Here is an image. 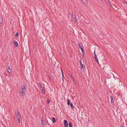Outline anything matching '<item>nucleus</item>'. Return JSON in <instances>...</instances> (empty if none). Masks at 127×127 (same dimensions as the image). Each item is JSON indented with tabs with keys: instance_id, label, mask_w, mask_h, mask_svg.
<instances>
[{
	"instance_id": "obj_1",
	"label": "nucleus",
	"mask_w": 127,
	"mask_h": 127,
	"mask_svg": "<svg viewBox=\"0 0 127 127\" xmlns=\"http://www.w3.org/2000/svg\"><path fill=\"white\" fill-rule=\"evenodd\" d=\"M17 114L16 115L17 120L18 122L20 123V118L21 115L20 112L18 110L17 111Z\"/></svg>"
},
{
	"instance_id": "obj_2",
	"label": "nucleus",
	"mask_w": 127,
	"mask_h": 127,
	"mask_svg": "<svg viewBox=\"0 0 127 127\" xmlns=\"http://www.w3.org/2000/svg\"><path fill=\"white\" fill-rule=\"evenodd\" d=\"M71 20L73 21H77V20L75 15H72Z\"/></svg>"
},
{
	"instance_id": "obj_3",
	"label": "nucleus",
	"mask_w": 127,
	"mask_h": 127,
	"mask_svg": "<svg viewBox=\"0 0 127 127\" xmlns=\"http://www.w3.org/2000/svg\"><path fill=\"white\" fill-rule=\"evenodd\" d=\"M64 126L65 127H68V122L66 120H64Z\"/></svg>"
},
{
	"instance_id": "obj_4",
	"label": "nucleus",
	"mask_w": 127,
	"mask_h": 127,
	"mask_svg": "<svg viewBox=\"0 0 127 127\" xmlns=\"http://www.w3.org/2000/svg\"><path fill=\"white\" fill-rule=\"evenodd\" d=\"M20 90L25 92L26 91V86L24 85L22 86Z\"/></svg>"
},
{
	"instance_id": "obj_5",
	"label": "nucleus",
	"mask_w": 127,
	"mask_h": 127,
	"mask_svg": "<svg viewBox=\"0 0 127 127\" xmlns=\"http://www.w3.org/2000/svg\"><path fill=\"white\" fill-rule=\"evenodd\" d=\"M25 92H23V91H22L21 90H20L19 94L21 96H22L25 95Z\"/></svg>"
},
{
	"instance_id": "obj_6",
	"label": "nucleus",
	"mask_w": 127,
	"mask_h": 127,
	"mask_svg": "<svg viewBox=\"0 0 127 127\" xmlns=\"http://www.w3.org/2000/svg\"><path fill=\"white\" fill-rule=\"evenodd\" d=\"M41 123L42 125V126H44L45 125V121L44 120L43 117H42L41 120Z\"/></svg>"
},
{
	"instance_id": "obj_7",
	"label": "nucleus",
	"mask_w": 127,
	"mask_h": 127,
	"mask_svg": "<svg viewBox=\"0 0 127 127\" xmlns=\"http://www.w3.org/2000/svg\"><path fill=\"white\" fill-rule=\"evenodd\" d=\"M78 45L79 46V48L81 49V50L82 51V52L83 53V52H84V50L82 48V47H81L80 44L79 43L78 44Z\"/></svg>"
},
{
	"instance_id": "obj_8",
	"label": "nucleus",
	"mask_w": 127,
	"mask_h": 127,
	"mask_svg": "<svg viewBox=\"0 0 127 127\" xmlns=\"http://www.w3.org/2000/svg\"><path fill=\"white\" fill-rule=\"evenodd\" d=\"M7 69L8 70V72H9V73L10 74H11V70L10 69V67H9L7 68Z\"/></svg>"
},
{
	"instance_id": "obj_9",
	"label": "nucleus",
	"mask_w": 127,
	"mask_h": 127,
	"mask_svg": "<svg viewBox=\"0 0 127 127\" xmlns=\"http://www.w3.org/2000/svg\"><path fill=\"white\" fill-rule=\"evenodd\" d=\"M40 90L41 91V92L43 93H45V88L44 87H43V88H42Z\"/></svg>"
},
{
	"instance_id": "obj_10",
	"label": "nucleus",
	"mask_w": 127,
	"mask_h": 127,
	"mask_svg": "<svg viewBox=\"0 0 127 127\" xmlns=\"http://www.w3.org/2000/svg\"><path fill=\"white\" fill-rule=\"evenodd\" d=\"M14 44L17 47H18V43L16 41H14Z\"/></svg>"
},
{
	"instance_id": "obj_11",
	"label": "nucleus",
	"mask_w": 127,
	"mask_h": 127,
	"mask_svg": "<svg viewBox=\"0 0 127 127\" xmlns=\"http://www.w3.org/2000/svg\"><path fill=\"white\" fill-rule=\"evenodd\" d=\"M3 24V19L1 17H0V24Z\"/></svg>"
},
{
	"instance_id": "obj_12",
	"label": "nucleus",
	"mask_w": 127,
	"mask_h": 127,
	"mask_svg": "<svg viewBox=\"0 0 127 127\" xmlns=\"http://www.w3.org/2000/svg\"><path fill=\"white\" fill-rule=\"evenodd\" d=\"M110 97H111V103L113 104V96L111 95L110 96Z\"/></svg>"
},
{
	"instance_id": "obj_13",
	"label": "nucleus",
	"mask_w": 127,
	"mask_h": 127,
	"mask_svg": "<svg viewBox=\"0 0 127 127\" xmlns=\"http://www.w3.org/2000/svg\"><path fill=\"white\" fill-rule=\"evenodd\" d=\"M38 87H40L41 88H43L44 87L41 84V83H38Z\"/></svg>"
},
{
	"instance_id": "obj_14",
	"label": "nucleus",
	"mask_w": 127,
	"mask_h": 127,
	"mask_svg": "<svg viewBox=\"0 0 127 127\" xmlns=\"http://www.w3.org/2000/svg\"><path fill=\"white\" fill-rule=\"evenodd\" d=\"M81 66V70H82L83 69L84 70V69H83V68H84L85 67V66L83 64H81L80 65Z\"/></svg>"
},
{
	"instance_id": "obj_15",
	"label": "nucleus",
	"mask_w": 127,
	"mask_h": 127,
	"mask_svg": "<svg viewBox=\"0 0 127 127\" xmlns=\"http://www.w3.org/2000/svg\"><path fill=\"white\" fill-rule=\"evenodd\" d=\"M52 121L53 122V123H54L55 122H56L55 118L54 117H53L52 118Z\"/></svg>"
},
{
	"instance_id": "obj_16",
	"label": "nucleus",
	"mask_w": 127,
	"mask_h": 127,
	"mask_svg": "<svg viewBox=\"0 0 127 127\" xmlns=\"http://www.w3.org/2000/svg\"><path fill=\"white\" fill-rule=\"evenodd\" d=\"M70 100L68 98L67 99V104L68 105H69L70 104Z\"/></svg>"
},
{
	"instance_id": "obj_17",
	"label": "nucleus",
	"mask_w": 127,
	"mask_h": 127,
	"mask_svg": "<svg viewBox=\"0 0 127 127\" xmlns=\"http://www.w3.org/2000/svg\"><path fill=\"white\" fill-rule=\"evenodd\" d=\"M82 2L84 3H86L87 2V0H81Z\"/></svg>"
},
{
	"instance_id": "obj_18",
	"label": "nucleus",
	"mask_w": 127,
	"mask_h": 127,
	"mask_svg": "<svg viewBox=\"0 0 127 127\" xmlns=\"http://www.w3.org/2000/svg\"><path fill=\"white\" fill-rule=\"evenodd\" d=\"M70 105L72 109H73L74 108V106H73V104L72 103H70Z\"/></svg>"
},
{
	"instance_id": "obj_19",
	"label": "nucleus",
	"mask_w": 127,
	"mask_h": 127,
	"mask_svg": "<svg viewBox=\"0 0 127 127\" xmlns=\"http://www.w3.org/2000/svg\"><path fill=\"white\" fill-rule=\"evenodd\" d=\"M69 127H72V125L71 122H69Z\"/></svg>"
},
{
	"instance_id": "obj_20",
	"label": "nucleus",
	"mask_w": 127,
	"mask_h": 127,
	"mask_svg": "<svg viewBox=\"0 0 127 127\" xmlns=\"http://www.w3.org/2000/svg\"><path fill=\"white\" fill-rule=\"evenodd\" d=\"M18 32H16L15 34V37H17L18 36Z\"/></svg>"
},
{
	"instance_id": "obj_21",
	"label": "nucleus",
	"mask_w": 127,
	"mask_h": 127,
	"mask_svg": "<svg viewBox=\"0 0 127 127\" xmlns=\"http://www.w3.org/2000/svg\"><path fill=\"white\" fill-rule=\"evenodd\" d=\"M50 102V100L49 99H48V100L47 103L48 104H49V103Z\"/></svg>"
},
{
	"instance_id": "obj_22",
	"label": "nucleus",
	"mask_w": 127,
	"mask_h": 127,
	"mask_svg": "<svg viewBox=\"0 0 127 127\" xmlns=\"http://www.w3.org/2000/svg\"><path fill=\"white\" fill-rule=\"evenodd\" d=\"M95 59V61L97 63H98V64H99V62H98V60L97 59H97Z\"/></svg>"
},
{
	"instance_id": "obj_23",
	"label": "nucleus",
	"mask_w": 127,
	"mask_h": 127,
	"mask_svg": "<svg viewBox=\"0 0 127 127\" xmlns=\"http://www.w3.org/2000/svg\"><path fill=\"white\" fill-rule=\"evenodd\" d=\"M94 57L95 59H97V57L96 54H95L94 55Z\"/></svg>"
},
{
	"instance_id": "obj_24",
	"label": "nucleus",
	"mask_w": 127,
	"mask_h": 127,
	"mask_svg": "<svg viewBox=\"0 0 127 127\" xmlns=\"http://www.w3.org/2000/svg\"><path fill=\"white\" fill-rule=\"evenodd\" d=\"M82 64V63L81 60V59H80V64L81 65Z\"/></svg>"
},
{
	"instance_id": "obj_25",
	"label": "nucleus",
	"mask_w": 127,
	"mask_h": 127,
	"mask_svg": "<svg viewBox=\"0 0 127 127\" xmlns=\"http://www.w3.org/2000/svg\"><path fill=\"white\" fill-rule=\"evenodd\" d=\"M61 71H62V75L63 77H64V75L63 72L62 71V70H61Z\"/></svg>"
},
{
	"instance_id": "obj_26",
	"label": "nucleus",
	"mask_w": 127,
	"mask_h": 127,
	"mask_svg": "<svg viewBox=\"0 0 127 127\" xmlns=\"http://www.w3.org/2000/svg\"><path fill=\"white\" fill-rule=\"evenodd\" d=\"M68 14L69 15H71V13H69Z\"/></svg>"
},
{
	"instance_id": "obj_27",
	"label": "nucleus",
	"mask_w": 127,
	"mask_h": 127,
	"mask_svg": "<svg viewBox=\"0 0 127 127\" xmlns=\"http://www.w3.org/2000/svg\"><path fill=\"white\" fill-rule=\"evenodd\" d=\"M62 80L64 81V77H63L62 79Z\"/></svg>"
},
{
	"instance_id": "obj_28",
	"label": "nucleus",
	"mask_w": 127,
	"mask_h": 127,
	"mask_svg": "<svg viewBox=\"0 0 127 127\" xmlns=\"http://www.w3.org/2000/svg\"><path fill=\"white\" fill-rule=\"evenodd\" d=\"M94 55H95V54H96L95 53V51H94Z\"/></svg>"
},
{
	"instance_id": "obj_29",
	"label": "nucleus",
	"mask_w": 127,
	"mask_h": 127,
	"mask_svg": "<svg viewBox=\"0 0 127 127\" xmlns=\"http://www.w3.org/2000/svg\"><path fill=\"white\" fill-rule=\"evenodd\" d=\"M83 53V56H84V52H83V53Z\"/></svg>"
},
{
	"instance_id": "obj_30",
	"label": "nucleus",
	"mask_w": 127,
	"mask_h": 127,
	"mask_svg": "<svg viewBox=\"0 0 127 127\" xmlns=\"http://www.w3.org/2000/svg\"><path fill=\"white\" fill-rule=\"evenodd\" d=\"M114 78H115V76L114 75Z\"/></svg>"
},
{
	"instance_id": "obj_31",
	"label": "nucleus",
	"mask_w": 127,
	"mask_h": 127,
	"mask_svg": "<svg viewBox=\"0 0 127 127\" xmlns=\"http://www.w3.org/2000/svg\"><path fill=\"white\" fill-rule=\"evenodd\" d=\"M71 76V77L73 79V77H72V76Z\"/></svg>"
}]
</instances>
